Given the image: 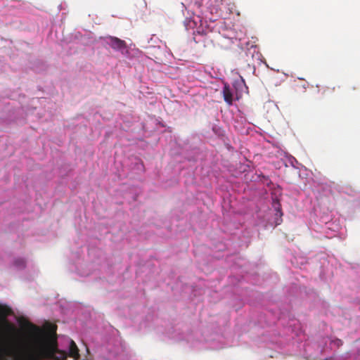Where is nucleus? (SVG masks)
<instances>
[{
  "mask_svg": "<svg viewBox=\"0 0 360 360\" xmlns=\"http://www.w3.org/2000/svg\"><path fill=\"white\" fill-rule=\"evenodd\" d=\"M106 43L114 50L123 53L127 49V44L124 40L117 37L108 36L105 37Z\"/></svg>",
  "mask_w": 360,
  "mask_h": 360,
  "instance_id": "obj_1",
  "label": "nucleus"
},
{
  "mask_svg": "<svg viewBox=\"0 0 360 360\" xmlns=\"http://www.w3.org/2000/svg\"><path fill=\"white\" fill-rule=\"evenodd\" d=\"M222 95L226 103L229 106L233 104V93L228 84H224L222 90Z\"/></svg>",
  "mask_w": 360,
  "mask_h": 360,
  "instance_id": "obj_2",
  "label": "nucleus"
},
{
  "mask_svg": "<svg viewBox=\"0 0 360 360\" xmlns=\"http://www.w3.org/2000/svg\"><path fill=\"white\" fill-rule=\"evenodd\" d=\"M69 356L76 359L79 357V349L72 340L70 341Z\"/></svg>",
  "mask_w": 360,
  "mask_h": 360,
  "instance_id": "obj_3",
  "label": "nucleus"
},
{
  "mask_svg": "<svg viewBox=\"0 0 360 360\" xmlns=\"http://www.w3.org/2000/svg\"><path fill=\"white\" fill-rule=\"evenodd\" d=\"M14 264L19 268H24L25 266V260L22 258H18L14 261Z\"/></svg>",
  "mask_w": 360,
  "mask_h": 360,
  "instance_id": "obj_4",
  "label": "nucleus"
},
{
  "mask_svg": "<svg viewBox=\"0 0 360 360\" xmlns=\"http://www.w3.org/2000/svg\"><path fill=\"white\" fill-rule=\"evenodd\" d=\"M197 32H198V34H200V33H201V32H200V30H197ZM202 34H203V32H202Z\"/></svg>",
  "mask_w": 360,
  "mask_h": 360,
  "instance_id": "obj_5",
  "label": "nucleus"
}]
</instances>
